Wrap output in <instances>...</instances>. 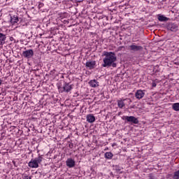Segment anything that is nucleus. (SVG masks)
<instances>
[{
  "label": "nucleus",
  "mask_w": 179,
  "mask_h": 179,
  "mask_svg": "<svg viewBox=\"0 0 179 179\" xmlns=\"http://www.w3.org/2000/svg\"><path fill=\"white\" fill-rule=\"evenodd\" d=\"M103 57L105 58L103 59L102 66L103 68H110V66H113V68H117V55L114 52H103Z\"/></svg>",
  "instance_id": "nucleus-1"
},
{
  "label": "nucleus",
  "mask_w": 179,
  "mask_h": 179,
  "mask_svg": "<svg viewBox=\"0 0 179 179\" xmlns=\"http://www.w3.org/2000/svg\"><path fill=\"white\" fill-rule=\"evenodd\" d=\"M43 162V155H40L38 157H36L34 159H31L29 164L28 166L31 169H38V164Z\"/></svg>",
  "instance_id": "nucleus-2"
},
{
  "label": "nucleus",
  "mask_w": 179,
  "mask_h": 179,
  "mask_svg": "<svg viewBox=\"0 0 179 179\" xmlns=\"http://www.w3.org/2000/svg\"><path fill=\"white\" fill-rule=\"evenodd\" d=\"M72 89H73V85L68 83H65L63 87H59V90H60V92H62V93H63V92H65L66 93H69V92H71Z\"/></svg>",
  "instance_id": "nucleus-3"
},
{
  "label": "nucleus",
  "mask_w": 179,
  "mask_h": 179,
  "mask_svg": "<svg viewBox=\"0 0 179 179\" xmlns=\"http://www.w3.org/2000/svg\"><path fill=\"white\" fill-rule=\"evenodd\" d=\"M166 29L170 30V31H177V30H178V25L173 22H170L167 24Z\"/></svg>",
  "instance_id": "nucleus-4"
},
{
  "label": "nucleus",
  "mask_w": 179,
  "mask_h": 179,
  "mask_svg": "<svg viewBox=\"0 0 179 179\" xmlns=\"http://www.w3.org/2000/svg\"><path fill=\"white\" fill-rule=\"evenodd\" d=\"M33 55H34V51H33L31 49L22 52V56L24 58H31Z\"/></svg>",
  "instance_id": "nucleus-5"
},
{
  "label": "nucleus",
  "mask_w": 179,
  "mask_h": 179,
  "mask_svg": "<svg viewBox=\"0 0 179 179\" xmlns=\"http://www.w3.org/2000/svg\"><path fill=\"white\" fill-rule=\"evenodd\" d=\"M66 164L69 169H72L75 166L76 162L75 160L72 158H68L66 161Z\"/></svg>",
  "instance_id": "nucleus-6"
},
{
  "label": "nucleus",
  "mask_w": 179,
  "mask_h": 179,
  "mask_svg": "<svg viewBox=\"0 0 179 179\" xmlns=\"http://www.w3.org/2000/svg\"><path fill=\"white\" fill-rule=\"evenodd\" d=\"M85 65L87 68H89V69H94V66H96V62L95 61L87 62Z\"/></svg>",
  "instance_id": "nucleus-7"
},
{
  "label": "nucleus",
  "mask_w": 179,
  "mask_h": 179,
  "mask_svg": "<svg viewBox=\"0 0 179 179\" xmlns=\"http://www.w3.org/2000/svg\"><path fill=\"white\" fill-rule=\"evenodd\" d=\"M6 43V35L0 33V45H3Z\"/></svg>",
  "instance_id": "nucleus-8"
},
{
  "label": "nucleus",
  "mask_w": 179,
  "mask_h": 179,
  "mask_svg": "<svg viewBox=\"0 0 179 179\" xmlns=\"http://www.w3.org/2000/svg\"><path fill=\"white\" fill-rule=\"evenodd\" d=\"M87 122H90V124H92L94 122V121H96V117H94V115L92 114H89L87 115Z\"/></svg>",
  "instance_id": "nucleus-9"
},
{
  "label": "nucleus",
  "mask_w": 179,
  "mask_h": 179,
  "mask_svg": "<svg viewBox=\"0 0 179 179\" xmlns=\"http://www.w3.org/2000/svg\"><path fill=\"white\" fill-rule=\"evenodd\" d=\"M143 96H145V92H143V91L141 90H138L135 94V97L138 99V100H141V99H142Z\"/></svg>",
  "instance_id": "nucleus-10"
},
{
  "label": "nucleus",
  "mask_w": 179,
  "mask_h": 179,
  "mask_svg": "<svg viewBox=\"0 0 179 179\" xmlns=\"http://www.w3.org/2000/svg\"><path fill=\"white\" fill-rule=\"evenodd\" d=\"M157 19L159 22H167L170 20V18L165 17L163 15L159 14L157 15Z\"/></svg>",
  "instance_id": "nucleus-11"
},
{
  "label": "nucleus",
  "mask_w": 179,
  "mask_h": 179,
  "mask_svg": "<svg viewBox=\"0 0 179 179\" xmlns=\"http://www.w3.org/2000/svg\"><path fill=\"white\" fill-rule=\"evenodd\" d=\"M125 101H127V99L117 100V106L119 108H124V107H125Z\"/></svg>",
  "instance_id": "nucleus-12"
},
{
  "label": "nucleus",
  "mask_w": 179,
  "mask_h": 179,
  "mask_svg": "<svg viewBox=\"0 0 179 179\" xmlns=\"http://www.w3.org/2000/svg\"><path fill=\"white\" fill-rule=\"evenodd\" d=\"M89 85L91 87H99V82L96 80H91L89 82Z\"/></svg>",
  "instance_id": "nucleus-13"
},
{
  "label": "nucleus",
  "mask_w": 179,
  "mask_h": 179,
  "mask_svg": "<svg viewBox=\"0 0 179 179\" xmlns=\"http://www.w3.org/2000/svg\"><path fill=\"white\" fill-rule=\"evenodd\" d=\"M10 22L13 24H15L19 22V17L17 15L10 16Z\"/></svg>",
  "instance_id": "nucleus-14"
},
{
  "label": "nucleus",
  "mask_w": 179,
  "mask_h": 179,
  "mask_svg": "<svg viewBox=\"0 0 179 179\" xmlns=\"http://www.w3.org/2000/svg\"><path fill=\"white\" fill-rule=\"evenodd\" d=\"M124 120H127L128 122H133L135 124V117L134 116H124Z\"/></svg>",
  "instance_id": "nucleus-15"
},
{
  "label": "nucleus",
  "mask_w": 179,
  "mask_h": 179,
  "mask_svg": "<svg viewBox=\"0 0 179 179\" xmlns=\"http://www.w3.org/2000/svg\"><path fill=\"white\" fill-rule=\"evenodd\" d=\"M127 50L129 51V52H135V45L133 43L127 47Z\"/></svg>",
  "instance_id": "nucleus-16"
},
{
  "label": "nucleus",
  "mask_w": 179,
  "mask_h": 179,
  "mask_svg": "<svg viewBox=\"0 0 179 179\" xmlns=\"http://www.w3.org/2000/svg\"><path fill=\"white\" fill-rule=\"evenodd\" d=\"M104 156H105L106 159H113V152H108L105 153Z\"/></svg>",
  "instance_id": "nucleus-17"
},
{
  "label": "nucleus",
  "mask_w": 179,
  "mask_h": 179,
  "mask_svg": "<svg viewBox=\"0 0 179 179\" xmlns=\"http://www.w3.org/2000/svg\"><path fill=\"white\" fill-rule=\"evenodd\" d=\"M172 108L174 111H179V103H175L172 105Z\"/></svg>",
  "instance_id": "nucleus-18"
},
{
  "label": "nucleus",
  "mask_w": 179,
  "mask_h": 179,
  "mask_svg": "<svg viewBox=\"0 0 179 179\" xmlns=\"http://www.w3.org/2000/svg\"><path fill=\"white\" fill-rule=\"evenodd\" d=\"M135 51L138 52H142L143 51V47L141 45H135Z\"/></svg>",
  "instance_id": "nucleus-19"
},
{
  "label": "nucleus",
  "mask_w": 179,
  "mask_h": 179,
  "mask_svg": "<svg viewBox=\"0 0 179 179\" xmlns=\"http://www.w3.org/2000/svg\"><path fill=\"white\" fill-rule=\"evenodd\" d=\"M122 169V168L118 165L113 166V170H115V171H116L117 173H120Z\"/></svg>",
  "instance_id": "nucleus-20"
},
{
  "label": "nucleus",
  "mask_w": 179,
  "mask_h": 179,
  "mask_svg": "<svg viewBox=\"0 0 179 179\" xmlns=\"http://www.w3.org/2000/svg\"><path fill=\"white\" fill-rule=\"evenodd\" d=\"M124 48H125V47L124 46H120L117 49V51H122V50H124Z\"/></svg>",
  "instance_id": "nucleus-21"
},
{
  "label": "nucleus",
  "mask_w": 179,
  "mask_h": 179,
  "mask_svg": "<svg viewBox=\"0 0 179 179\" xmlns=\"http://www.w3.org/2000/svg\"><path fill=\"white\" fill-rule=\"evenodd\" d=\"M152 86L153 87H156V86H157V84H156L155 82H152Z\"/></svg>",
  "instance_id": "nucleus-22"
},
{
  "label": "nucleus",
  "mask_w": 179,
  "mask_h": 179,
  "mask_svg": "<svg viewBox=\"0 0 179 179\" xmlns=\"http://www.w3.org/2000/svg\"><path fill=\"white\" fill-rule=\"evenodd\" d=\"M24 179H31V177H29L28 176H24Z\"/></svg>",
  "instance_id": "nucleus-23"
},
{
  "label": "nucleus",
  "mask_w": 179,
  "mask_h": 179,
  "mask_svg": "<svg viewBox=\"0 0 179 179\" xmlns=\"http://www.w3.org/2000/svg\"><path fill=\"white\" fill-rule=\"evenodd\" d=\"M139 122V121L138 120L137 118H135V124H138Z\"/></svg>",
  "instance_id": "nucleus-24"
},
{
  "label": "nucleus",
  "mask_w": 179,
  "mask_h": 179,
  "mask_svg": "<svg viewBox=\"0 0 179 179\" xmlns=\"http://www.w3.org/2000/svg\"><path fill=\"white\" fill-rule=\"evenodd\" d=\"M10 41H13V37L10 38Z\"/></svg>",
  "instance_id": "nucleus-25"
},
{
  "label": "nucleus",
  "mask_w": 179,
  "mask_h": 179,
  "mask_svg": "<svg viewBox=\"0 0 179 179\" xmlns=\"http://www.w3.org/2000/svg\"><path fill=\"white\" fill-rule=\"evenodd\" d=\"M2 85V80L0 79V86Z\"/></svg>",
  "instance_id": "nucleus-26"
},
{
  "label": "nucleus",
  "mask_w": 179,
  "mask_h": 179,
  "mask_svg": "<svg viewBox=\"0 0 179 179\" xmlns=\"http://www.w3.org/2000/svg\"><path fill=\"white\" fill-rule=\"evenodd\" d=\"M150 179H154L153 178H152V176L150 177Z\"/></svg>",
  "instance_id": "nucleus-27"
},
{
  "label": "nucleus",
  "mask_w": 179,
  "mask_h": 179,
  "mask_svg": "<svg viewBox=\"0 0 179 179\" xmlns=\"http://www.w3.org/2000/svg\"><path fill=\"white\" fill-rule=\"evenodd\" d=\"M176 64V65H178V64H177V63H175Z\"/></svg>",
  "instance_id": "nucleus-28"
},
{
  "label": "nucleus",
  "mask_w": 179,
  "mask_h": 179,
  "mask_svg": "<svg viewBox=\"0 0 179 179\" xmlns=\"http://www.w3.org/2000/svg\"><path fill=\"white\" fill-rule=\"evenodd\" d=\"M120 40H122V38H120Z\"/></svg>",
  "instance_id": "nucleus-29"
},
{
  "label": "nucleus",
  "mask_w": 179,
  "mask_h": 179,
  "mask_svg": "<svg viewBox=\"0 0 179 179\" xmlns=\"http://www.w3.org/2000/svg\"><path fill=\"white\" fill-rule=\"evenodd\" d=\"M13 163L15 164V162H13Z\"/></svg>",
  "instance_id": "nucleus-30"
},
{
  "label": "nucleus",
  "mask_w": 179,
  "mask_h": 179,
  "mask_svg": "<svg viewBox=\"0 0 179 179\" xmlns=\"http://www.w3.org/2000/svg\"><path fill=\"white\" fill-rule=\"evenodd\" d=\"M39 5H43L42 3H40Z\"/></svg>",
  "instance_id": "nucleus-31"
}]
</instances>
